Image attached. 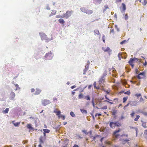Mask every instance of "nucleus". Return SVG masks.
Returning <instances> with one entry per match:
<instances>
[{
    "instance_id": "nucleus-37",
    "label": "nucleus",
    "mask_w": 147,
    "mask_h": 147,
    "mask_svg": "<svg viewBox=\"0 0 147 147\" xmlns=\"http://www.w3.org/2000/svg\"><path fill=\"white\" fill-rule=\"evenodd\" d=\"M147 3V1L146 0H144L143 3H142V5H146Z\"/></svg>"
},
{
    "instance_id": "nucleus-39",
    "label": "nucleus",
    "mask_w": 147,
    "mask_h": 147,
    "mask_svg": "<svg viewBox=\"0 0 147 147\" xmlns=\"http://www.w3.org/2000/svg\"><path fill=\"white\" fill-rule=\"evenodd\" d=\"M127 97H124L123 98V102H125V101L127 100Z\"/></svg>"
},
{
    "instance_id": "nucleus-23",
    "label": "nucleus",
    "mask_w": 147,
    "mask_h": 147,
    "mask_svg": "<svg viewBox=\"0 0 147 147\" xmlns=\"http://www.w3.org/2000/svg\"><path fill=\"white\" fill-rule=\"evenodd\" d=\"M81 112L83 114H87V112L86 110L83 109H80Z\"/></svg>"
},
{
    "instance_id": "nucleus-51",
    "label": "nucleus",
    "mask_w": 147,
    "mask_h": 147,
    "mask_svg": "<svg viewBox=\"0 0 147 147\" xmlns=\"http://www.w3.org/2000/svg\"><path fill=\"white\" fill-rule=\"evenodd\" d=\"M125 118V117H124L123 115H121V118H120V120H121Z\"/></svg>"
},
{
    "instance_id": "nucleus-17",
    "label": "nucleus",
    "mask_w": 147,
    "mask_h": 147,
    "mask_svg": "<svg viewBox=\"0 0 147 147\" xmlns=\"http://www.w3.org/2000/svg\"><path fill=\"white\" fill-rule=\"evenodd\" d=\"M94 32L95 35L98 34L100 35V36H101V34L98 30H94Z\"/></svg>"
},
{
    "instance_id": "nucleus-55",
    "label": "nucleus",
    "mask_w": 147,
    "mask_h": 147,
    "mask_svg": "<svg viewBox=\"0 0 147 147\" xmlns=\"http://www.w3.org/2000/svg\"><path fill=\"white\" fill-rule=\"evenodd\" d=\"M101 115V114L100 113H96V114L95 115V116L96 117L97 115H98V116H99Z\"/></svg>"
},
{
    "instance_id": "nucleus-41",
    "label": "nucleus",
    "mask_w": 147,
    "mask_h": 147,
    "mask_svg": "<svg viewBox=\"0 0 147 147\" xmlns=\"http://www.w3.org/2000/svg\"><path fill=\"white\" fill-rule=\"evenodd\" d=\"M128 19V16L127 14L125 15V19L126 20H127Z\"/></svg>"
},
{
    "instance_id": "nucleus-38",
    "label": "nucleus",
    "mask_w": 147,
    "mask_h": 147,
    "mask_svg": "<svg viewBox=\"0 0 147 147\" xmlns=\"http://www.w3.org/2000/svg\"><path fill=\"white\" fill-rule=\"evenodd\" d=\"M27 127L29 129H31L32 128L31 125L30 124H28L27 125Z\"/></svg>"
},
{
    "instance_id": "nucleus-46",
    "label": "nucleus",
    "mask_w": 147,
    "mask_h": 147,
    "mask_svg": "<svg viewBox=\"0 0 147 147\" xmlns=\"http://www.w3.org/2000/svg\"><path fill=\"white\" fill-rule=\"evenodd\" d=\"M105 36L104 35H103V36H102V40H103V41L104 43L105 42Z\"/></svg>"
},
{
    "instance_id": "nucleus-43",
    "label": "nucleus",
    "mask_w": 147,
    "mask_h": 147,
    "mask_svg": "<svg viewBox=\"0 0 147 147\" xmlns=\"http://www.w3.org/2000/svg\"><path fill=\"white\" fill-rule=\"evenodd\" d=\"M92 103L93 106L94 107L95 105H94V98H92Z\"/></svg>"
},
{
    "instance_id": "nucleus-44",
    "label": "nucleus",
    "mask_w": 147,
    "mask_h": 147,
    "mask_svg": "<svg viewBox=\"0 0 147 147\" xmlns=\"http://www.w3.org/2000/svg\"><path fill=\"white\" fill-rule=\"evenodd\" d=\"M82 132L83 133H84L86 135H88V133L85 130H82Z\"/></svg>"
},
{
    "instance_id": "nucleus-8",
    "label": "nucleus",
    "mask_w": 147,
    "mask_h": 147,
    "mask_svg": "<svg viewBox=\"0 0 147 147\" xmlns=\"http://www.w3.org/2000/svg\"><path fill=\"white\" fill-rule=\"evenodd\" d=\"M102 50L104 51V52H108L109 54H110V53L111 52V50H110V48L109 47H107L106 49L104 47H102Z\"/></svg>"
},
{
    "instance_id": "nucleus-52",
    "label": "nucleus",
    "mask_w": 147,
    "mask_h": 147,
    "mask_svg": "<svg viewBox=\"0 0 147 147\" xmlns=\"http://www.w3.org/2000/svg\"><path fill=\"white\" fill-rule=\"evenodd\" d=\"M94 88H97V89H99V87L98 88H96V82H95L94 83Z\"/></svg>"
},
{
    "instance_id": "nucleus-15",
    "label": "nucleus",
    "mask_w": 147,
    "mask_h": 147,
    "mask_svg": "<svg viewBox=\"0 0 147 147\" xmlns=\"http://www.w3.org/2000/svg\"><path fill=\"white\" fill-rule=\"evenodd\" d=\"M9 108H6L5 110H3L2 111V113L3 114H5L7 113L9 111Z\"/></svg>"
},
{
    "instance_id": "nucleus-57",
    "label": "nucleus",
    "mask_w": 147,
    "mask_h": 147,
    "mask_svg": "<svg viewBox=\"0 0 147 147\" xmlns=\"http://www.w3.org/2000/svg\"><path fill=\"white\" fill-rule=\"evenodd\" d=\"M120 53H119L118 55V57H119V60H121V57H120Z\"/></svg>"
},
{
    "instance_id": "nucleus-59",
    "label": "nucleus",
    "mask_w": 147,
    "mask_h": 147,
    "mask_svg": "<svg viewBox=\"0 0 147 147\" xmlns=\"http://www.w3.org/2000/svg\"><path fill=\"white\" fill-rule=\"evenodd\" d=\"M143 113L145 115L147 116V112H143Z\"/></svg>"
},
{
    "instance_id": "nucleus-28",
    "label": "nucleus",
    "mask_w": 147,
    "mask_h": 147,
    "mask_svg": "<svg viewBox=\"0 0 147 147\" xmlns=\"http://www.w3.org/2000/svg\"><path fill=\"white\" fill-rule=\"evenodd\" d=\"M114 124L115 125V126H117V127H119L120 125V124L118 122H115Z\"/></svg>"
},
{
    "instance_id": "nucleus-48",
    "label": "nucleus",
    "mask_w": 147,
    "mask_h": 147,
    "mask_svg": "<svg viewBox=\"0 0 147 147\" xmlns=\"http://www.w3.org/2000/svg\"><path fill=\"white\" fill-rule=\"evenodd\" d=\"M107 106H105L102 107L101 109H107Z\"/></svg>"
},
{
    "instance_id": "nucleus-34",
    "label": "nucleus",
    "mask_w": 147,
    "mask_h": 147,
    "mask_svg": "<svg viewBox=\"0 0 147 147\" xmlns=\"http://www.w3.org/2000/svg\"><path fill=\"white\" fill-rule=\"evenodd\" d=\"M124 93L125 94H127L128 95H129L130 94V92L129 90H128L127 92H125Z\"/></svg>"
},
{
    "instance_id": "nucleus-3",
    "label": "nucleus",
    "mask_w": 147,
    "mask_h": 147,
    "mask_svg": "<svg viewBox=\"0 0 147 147\" xmlns=\"http://www.w3.org/2000/svg\"><path fill=\"white\" fill-rule=\"evenodd\" d=\"M105 79V78L101 77V78L99 81V85L100 86L102 87V89H103V88L102 87L103 86V83L104 82Z\"/></svg>"
},
{
    "instance_id": "nucleus-61",
    "label": "nucleus",
    "mask_w": 147,
    "mask_h": 147,
    "mask_svg": "<svg viewBox=\"0 0 147 147\" xmlns=\"http://www.w3.org/2000/svg\"><path fill=\"white\" fill-rule=\"evenodd\" d=\"M105 7L106 9H108L109 8V7L107 5H105Z\"/></svg>"
},
{
    "instance_id": "nucleus-24",
    "label": "nucleus",
    "mask_w": 147,
    "mask_h": 147,
    "mask_svg": "<svg viewBox=\"0 0 147 147\" xmlns=\"http://www.w3.org/2000/svg\"><path fill=\"white\" fill-rule=\"evenodd\" d=\"M107 71H105L104 73H103L102 75V76L101 77H103V78H105L106 75L107 74Z\"/></svg>"
},
{
    "instance_id": "nucleus-7",
    "label": "nucleus",
    "mask_w": 147,
    "mask_h": 147,
    "mask_svg": "<svg viewBox=\"0 0 147 147\" xmlns=\"http://www.w3.org/2000/svg\"><path fill=\"white\" fill-rule=\"evenodd\" d=\"M39 34L42 40H45L47 38V36L44 33H41Z\"/></svg>"
},
{
    "instance_id": "nucleus-40",
    "label": "nucleus",
    "mask_w": 147,
    "mask_h": 147,
    "mask_svg": "<svg viewBox=\"0 0 147 147\" xmlns=\"http://www.w3.org/2000/svg\"><path fill=\"white\" fill-rule=\"evenodd\" d=\"M46 8L48 10H50V8L49 7L48 5H47L46 6Z\"/></svg>"
},
{
    "instance_id": "nucleus-63",
    "label": "nucleus",
    "mask_w": 147,
    "mask_h": 147,
    "mask_svg": "<svg viewBox=\"0 0 147 147\" xmlns=\"http://www.w3.org/2000/svg\"><path fill=\"white\" fill-rule=\"evenodd\" d=\"M122 83L123 84H126V81L125 80H124L123 82H122Z\"/></svg>"
},
{
    "instance_id": "nucleus-19",
    "label": "nucleus",
    "mask_w": 147,
    "mask_h": 147,
    "mask_svg": "<svg viewBox=\"0 0 147 147\" xmlns=\"http://www.w3.org/2000/svg\"><path fill=\"white\" fill-rule=\"evenodd\" d=\"M41 90L39 89L36 88V90L35 94H38L41 92Z\"/></svg>"
},
{
    "instance_id": "nucleus-31",
    "label": "nucleus",
    "mask_w": 147,
    "mask_h": 147,
    "mask_svg": "<svg viewBox=\"0 0 147 147\" xmlns=\"http://www.w3.org/2000/svg\"><path fill=\"white\" fill-rule=\"evenodd\" d=\"M142 126L144 128H146L147 127L145 122H143L142 125Z\"/></svg>"
},
{
    "instance_id": "nucleus-6",
    "label": "nucleus",
    "mask_w": 147,
    "mask_h": 147,
    "mask_svg": "<svg viewBox=\"0 0 147 147\" xmlns=\"http://www.w3.org/2000/svg\"><path fill=\"white\" fill-rule=\"evenodd\" d=\"M138 102L135 101H129V104L130 105L132 106H136L138 104Z\"/></svg>"
},
{
    "instance_id": "nucleus-53",
    "label": "nucleus",
    "mask_w": 147,
    "mask_h": 147,
    "mask_svg": "<svg viewBox=\"0 0 147 147\" xmlns=\"http://www.w3.org/2000/svg\"><path fill=\"white\" fill-rule=\"evenodd\" d=\"M135 72H136V74H138L140 72V71L137 69H136L135 70Z\"/></svg>"
},
{
    "instance_id": "nucleus-21",
    "label": "nucleus",
    "mask_w": 147,
    "mask_h": 147,
    "mask_svg": "<svg viewBox=\"0 0 147 147\" xmlns=\"http://www.w3.org/2000/svg\"><path fill=\"white\" fill-rule=\"evenodd\" d=\"M98 135H97L94 136H91L90 138H92V137H93L92 140H94L95 142H96V140L97 141V140H96V138H98Z\"/></svg>"
},
{
    "instance_id": "nucleus-56",
    "label": "nucleus",
    "mask_w": 147,
    "mask_h": 147,
    "mask_svg": "<svg viewBox=\"0 0 147 147\" xmlns=\"http://www.w3.org/2000/svg\"><path fill=\"white\" fill-rule=\"evenodd\" d=\"M129 139L130 138H129L128 139H125V140H124V141L125 142H128V141H129L130 140Z\"/></svg>"
},
{
    "instance_id": "nucleus-32",
    "label": "nucleus",
    "mask_w": 147,
    "mask_h": 147,
    "mask_svg": "<svg viewBox=\"0 0 147 147\" xmlns=\"http://www.w3.org/2000/svg\"><path fill=\"white\" fill-rule=\"evenodd\" d=\"M140 117V116L139 115H136V118L134 119V121H137Z\"/></svg>"
},
{
    "instance_id": "nucleus-2",
    "label": "nucleus",
    "mask_w": 147,
    "mask_h": 147,
    "mask_svg": "<svg viewBox=\"0 0 147 147\" xmlns=\"http://www.w3.org/2000/svg\"><path fill=\"white\" fill-rule=\"evenodd\" d=\"M53 57V55L52 54L51 52L47 53L45 56V57L49 60L52 59Z\"/></svg>"
},
{
    "instance_id": "nucleus-45",
    "label": "nucleus",
    "mask_w": 147,
    "mask_h": 147,
    "mask_svg": "<svg viewBox=\"0 0 147 147\" xmlns=\"http://www.w3.org/2000/svg\"><path fill=\"white\" fill-rule=\"evenodd\" d=\"M141 95L140 94H136L135 95V96L138 97H139L141 96Z\"/></svg>"
},
{
    "instance_id": "nucleus-30",
    "label": "nucleus",
    "mask_w": 147,
    "mask_h": 147,
    "mask_svg": "<svg viewBox=\"0 0 147 147\" xmlns=\"http://www.w3.org/2000/svg\"><path fill=\"white\" fill-rule=\"evenodd\" d=\"M56 17L57 18H63V14L62 15H57L56 16Z\"/></svg>"
},
{
    "instance_id": "nucleus-27",
    "label": "nucleus",
    "mask_w": 147,
    "mask_h": 147,
    "mask_svg": "<svg viewBox=\"0 0 147 147\" xmlns=\"http://www.w3.org/2000/svg\"><path fill=\"white\" fill-rule=\"evenodd\" d=\"M70 114L71 115V116L72 117H75L76 116L74 114V113L72 111H71L70 112Z\"/></svg>"
},
{
    "instance_id": "nucleus-35",
    "label": "nucleus",
    "mask_w": 147,
    "mask_h": 147,
    "mask_svg": "<svg viewBox=\"0 0 147 147\" xmlns=\"http://www.w3.org/2000/svg\"><path fill=\"white\" fill-rule=\"evenodd\" d=\"M111 33H113V35L114 34V30L113 29H112L110 30V34H111Z\"/></svg>"
},
{
    "instance_id": "nucleus-1",
    "label": "nucleus",
    "mask_w": 147,
    "mask_h": 147,
    "mask_svg": "<svg viewBox=\"0 0 147 147\" xmlns=\"http://www.w3.org/2000/svg\"><path fill=\"white\" fill-rule=\"evenodd\" d=\"M73 11L72 10L67 11L65 13H64L63 14V18L66 19H68L71 15Z\"/></svg>"
},
{
    "instance_id": "nucleus-11",
    "label": "nucleus",
    "mask_w": 147,
    "mask_h": 147,
    "mask_svg": "<svg viewBox=\"0 0 147 147\" xmlns=\"http://www.w3.org/2000/svg\"><path fill=\"white\" fill-rule=\"evenodd\" d=\"M89 65H86L85 66V68L84 70V71H84L83 73V74L85 75L86 74V71H88V70L89 69Z\"/></svg>"
},
{
    "instance_id": "nucleus-47",
    "label": "nucleus",
    "mask_w": 147,
    "mask_h": 147,
    "mask_svg": "<svg viewBox=\"0 0 147 147\" xmlns=\"http://www.w3.org/2000/svg\"><path fill=\"white\" fill-rule=\"evenodd\" d=\"M144 73L143 72H142L139 74V75H142V76H144Z\"/></svg>"
},
{
    "instance_id": "nucleus-64",
    "label": "nucleus",
    "mask_w": 147,
    "mask_h": 147,
    "mask_svg": "<svg viewBox=\"0 0 147 147\" xmlns=\"http://www.w3.org/2000/svg\"><path fill=\"white\" fill-rule=\"evenodd\" d=\"M147 64V62L146 61H145V63H144V65L145 66H146Z\"/></svg>"
},
{
    "instance_id": "nucleus-42",
    "label": "nucleus",
    "mask_w": 147,
    "mask_h": 147,
    "mask_svg": "<svg viewBox=\"0 0 147 147\" xmlns=\"http://www.w3.org/2000/svg\"><path fill=\"white\" fill-rule=\"evenodd\" d=\"M116 113V111L115 110H113L112 112V115H115V114Z\"/></svg>"
},
{
    "instance_id": "nucleus-29",
    "label": "nucleus",
    "mask_w": 147,
    "mask_h": 147,
    "mask_svg": "<svg viewBox=\"0 0 147 147\" xmlns=\"http://www.w3.org/2000/svg\"><path fill=\"white\" fill-rule=\"evenodd\" d=\"M85 98L87 100H90V98L89 95L85 96Z\"/></svg>"
},
{
    "instance_id": "nucleus-18",
    "label": "nucleus",
    "mask_w": 147,
    "mask_h": 147,
    "mask_svg": "<svg viewBox=\"0 0 147 147\" xmlns=\"http://www.w3.org/2000/svg\"><path fill=\"white\" fill-rule=\"evenodd\" d=\"M109 125L110 127L112 128H113L115 127L114 123L113 122H111L110 123Z\"/></svg>"
},
{
    "instance_id": "nucleus-26",
    "label": "nucleus",
    "mask_w": 147,
    "mask_h": 147,
    "mask_svg": "<svg viewBox=\"0 0 147 147\" xmlns=\"http://www.w3.org/2000/svg\"><path fill=\"white\" fill-rule=\"evenodd\" d=\"M61 112L60 111H58L57 112L56 114L58 116V117L59 118L61 117Z\"/></svg>"
},
{
    "instance_id": "nucleus-50",
    "label": "nucleus",
    "mask_w": 147,
    "mask_h": 147,
    "mask_svg": "<svg viewBox=\"0 0 147 147\" xmlns=\"http://www.w3.org/2000/svg\"><path fill=\"white\" fill-rule=\"evenodd\" d=\"M134 115H135V113L134 112H132L131 114V117H133Z\"/></svg>"
},
{
    "instance_id": "nucleus-13",
    "label": "nucleus",
    "mask_w": 147,
    "mask_h": 147,
    "mask_svg": "<svg viewBox=\"0 0 147 147\" xmlns=\"http://www.w3.org/2000/svg\"><path fill=\"white\" fill-rule=\"evenodd\" d=\"M93 11L91 10L87 9L86 13V14L89 15L93 13Z\"/></svg>"
},
{
    "instance_id": "nucleus-62",
    "label": "nucleus",
    "mask_w": 147,
    "mask_h": 147,
    "mask_svg": "<svg viewBox=\"0 0 147 147\" xmlns=\"http://www.w3.org/2000/svg\"><path fill=\"white\" fill-rule=\"evenodd\" d=\"M35 91V90L34 88H32L31 89V92H34Z\"/></svg>"
},
{
    "instance_id": "nucleus-5",
    "label": "nucleus",
    "mask_w": 147,
    "mask_h": 147,
    "mask_svg": "<svg viewBox=\"0 0 147 147\" xmlns=\"http://www.w3.org/2000/svg\"><path fill=\"white\" fill-rule=\"evenodd\" d=\"M16 96L15 94L12 91L11 92L9 95V98L11 100H13Z\"/></svg>"
},
{
    "instance_id": "nucleus-60",
    "label": "nucleus",
    "mask_w": 147,
    "mask_h": 147,
    "mask_svg": "<svg viewBox=\"0 0 147 147\" xmlns=\"http://www.w3.org/2000/svg\"><path fill=\"white\" fill-rule=\"evenodd\" d=\"M102 0H97V2L99 3H100Z\"/></svg>"
},
{
    "instance_id": "nucleus-12",
    "label": "nucleus",
    "mask_w": 147,
    "mask_h": 147,
    "mask_svg": "<svg viewBox=\"0 0 147 147\" xmlns=\"http://www.w3.org/2000/svg\"><path fill=\"white\" fill-rule=\"evenodd\" d=\"M120 131V129L115 130L113 134V135L114 136H115L116 138L118 137L119 136V135L117 134L119 133Z\"/></svg>"
},
{
    "instance_id": "nucleus-33",
    "label": "nucleus",
    "mask_w": 147,
    "mask_h": 147,
    "mask_svg": "<svg viewBox=\"0 0 147 147\" xmlns=\"http://www.w3.org/2000/svg\"><path fill=\"white\" fill-rule=\"evenodd\" d=\"M14 121H13V124L15 126H18L19 125L20 123L18 122H17L15 123H14L13 122Z\"/></svg>"
},
{
    "instance_id": "nucleus-25",
    "label": "nucleus",
    "mask_w": 147,
    "mask_h": 147,
    "mask_svg": "<svg viewBox=\"0 0 147 147\" xmlns=\"http://www.w3.org/2000/svg\"><path fill=\"white\" fill-rule=\"evenodd\" d=\"M43 131L45 133H49L50 131L47 129H43Z\"/></svg>"
},
{
    "instance_id": "nucleus-20",
    "label": "nucleus",
    "mask_w": 147,
    "mask_h": 147,
    "mask_svg": "<svg viewBox=\"0 0 147 147\" xmlns=\"http://www.w3.org/2000/svg\"><path fill=\"white\" fill-rule=\"evenodd\" d=\"M80 9L81 11H82L84 13H86V10H87V9L85 7H81L80 8Z\"/></svg>"
},
{
    "instance_id": "nucleus-9",
    "label": "nucleus",
    "mask_w": 147,
    "mask_h": 147,
    "mask_svg": "<svg viewBox=\"0 0 147 147\" xmlns=\"http://www.w3.org/2000/svg\"><path fill=\"white\" fill-rule=\"evenodd\" d=\"M58 22L59 23L62 24L63 26L64 25L65 21L64 19L62 18H60L58 20Z\"/></svg>"
},
{
    "instance_id": "nucleus-14",
    "label": "nucleus",
    "mask_w": 147,
    "mask_h": 147,
    "mask_svg": "<svg viewBox=\"0 0 147 147\" xmlns=\"http://www.w3.org/2000/svg\"><path fill=\"white\" fill-rule=\"evenodd\" d=\"M56 12H57L56 10H52L51 11V13H50V14L49 15V16L51 17L52 16H53L55 15L56 14Z\"/></svg>"
},
{
    "instance_id": "nucleus-10",
    "label": "nucleus",
    "mask_w": 147,
    "mask_h": 147,
    "mask_svg": "<svg viewBox=\"0 0 147 147\" xmlns=\"http://www.w3.org/2000/svg\"><path fill=\"white\" fill-rule=\"evenodd\" d=\"M122 6L123 7V9L121 11V13H124L126 9V7L124 3H122Z\"/></svg>"
},
{
    "instance_id": "nucleus-58",
    "label": "nucleus",
    "mask_w": 147,
    "mask_h": 147,
    "mask_svg": "<svg viewBox=\"0 0 147 147\" xmlns=\"http://www.w3.org/2000/svg\"><path fill=\"white\" fill-rule=\"evenodd\" d=\"M140 102H141V101H144V99H143L142 98V97H141L140 99Z\"/></svg>"
},
{
    "instance_id": "nucleus-22",
    "label": "nucleus",
    "mask_w": 147,
    "mask_h": 147,
    "mask_svg": "<svg viewBox=\"0 0 147 147\" xmlns=\"http://www.w3.org/2000/svg\"><path fill=\"white\" fill-rule=\"evenodd\" d=\"M134 61V59L133 58H131L129 61L128 62V63L130 65H131V64H132Z\"/></svg>"
},
{
    "instance_id": "nucleus-4",
    "label": "nucleus",
    "mask_w": 147,
    "mask_h": 147,
    "mask_svg": "<svg viewBox=\"0 0 147 147\" xmlns=\"http://www.w3.org/2000/svg\"><path fill=\"white\" fill-rule=\"evenodd\" d=\"M50 103V101L49 100L45 99L42 100V104L44 106H46L47 105L49 104Z\"/></svg>"
},
{
    "instance_id": "nucleus-54",
    "label": "nucleus",
    "mask_w": 147,
    "mask_h": 147,
    "mask_svg": "<svg viewBox=\"0 0 147 147\" xmlns=\"http://www.w3.org/2000/svg\"><path fill=\"white\" fill-rule=\"evenodd\" d=\"M126 42V40H124L123 41H122V42H121L120 43L121 44V45H123V44L125 42Z\"/></svg>"
},
{
    "instance_id": "nucleus-16",
    "label": "nucleus",
    "mask_w": 147,
    "mask_h": 147,
    "mask_svg": "<svg viewBox=\"0 0 147 147\" xmlns=\"http://www.w3.org/2000/svg\"><path fill=\"white\" fill-rule=\"evenodd\" d=\"M43 138L42 136H40L39 139V142L40 144H43L44 143V142L43 140Z\"/></svg>"
},
{
    "instance_id": "nucleus-49",
    "label": "nucleus",
    "mask_w": 147,
    "mask_h": 147,
    "mask_svg": "<svg viewBox=\"0 0 147 147\" xmlns=\"http://www.w3.org/2000/svg\"><path fill=\"white\" fill-rule=\"evenodd\" d=\"M62 117L63 120H64L65 119V116L64 115H61V117Z\"/></svg>"
},
{
    "instance_id": "nucleus-36",
    "label": "nucleus",
    "mask_w": 147,
    "mask_h": 147,
    "mask_svg": "<svg viewBox=\"0 0 147 147\" xmlns=\"http://www.w3.org/2000/svg\"><path fill=\"white\" fill-rule=\"evenodd\" d=\"M83 95L82 94H80L78 95V98L79 99L83 98Z\"/></svg>"
}]
</instances>
